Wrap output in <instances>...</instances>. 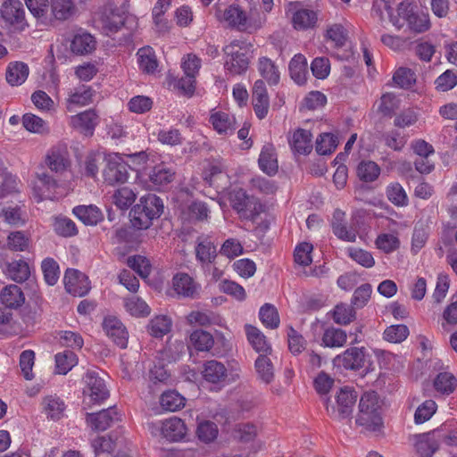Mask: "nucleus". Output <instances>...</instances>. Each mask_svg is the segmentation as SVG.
Listing matches in <instances>:
<instances>
[{"mask_svg":"<svg viewBox=\"0 0 457 457\" xmlns=\"http://www.w3.org/2000/svg\"><path fill=\"white\" fill-rule=\"evenodd\" d=\"M369 354L364 347L353 346L337 355L334 365L349 370H359L365 367Z\"/></svg>","mask_w":457,"mask_h":457,"instance_id":"obj_8","label":"nucleus"},{"mask_svg":"<svg viewBox=\"0 0 457 457\" xmlns=\"http://www.w3.org/2000/svg\"><path fill=\"white\" fill-rule=\"evenodd\" d=\"M0 302L9 309H18L25 303V295L17 285H8L0 293Z\"/></svg>","mask_w":457,"mask_h":457,"instance_id":"obj_20","label":"nucleus"},{"mask_svg":"<svg viewBox=\"0 0 457 457\" xmlns=\"http://www.w3.org/2000/svg\"><path fill=\"white\" fill-rule=\"evenodd\" d=\"M260 320L262 324L271 329L279 326V315L276 307L270 303L262 305L259 312Z\"/></svg>","mask_w":457,"mask_h":457,"instance_id":"obj_40","label":"nucleus"},{"mask_svg":"<svg viewBox=\"0 0 457 457\" xmlns=\"http://www.w3.org/2000/svg\"><path fill=\"white\" fill-rule=\"evenodd\" d=\"M217 256L216 246L205 237L196 239L195 257L203 265L212 263Z\"/></svg>","mask_w":457,"mask_h":457,"instance_id":"obj_23","label":"nucleus"},{"mask_svg":"<svg viewBox=\"0 0 457 457\" xmlns=\"http://www.w3.org/2000/svg\"><path fill=\"white\" fill-rule=\"evenodd\" d=\"M380 174L378 165L371 161L361 162L357 167V176L365 182H372L376 180Z\"/></svg>","mask_w":457,"mask_h":457,"instance_id":"obj_49","label":"nucleus"},{"mask_svg":"<svg viewBox=\"0 0 457 457\" xmlns=\"http://www.w3.org/2000/svg\"><path fill=\"white\" fill-rule=\"evenodd\" d=\"M98 123V115L93 109L87 110L71 117V125L86 136H92Z\"/></svg>","mask_w":457,"mask_h":457,"instance_id":"obj_16","label":"nucleus"},{"mask_svg":"<svg viewBox=\"0 0 457 457\" xmlns=\"http://www.w3.org/2000/svg\"><path fill=\"white\" fill-rule=\"evenodd\" d=\"M253 105L259 119H263L267 115L270 101L265 84L262 79L256 80L253 85Z\"/></svg>","mask_w":457,"mask_h":457,"instance_id":"obj_15","label":"nucleus"},{"mask_svg":"<svg viewBox=\"0 0 457 457\" xmlns=\"http://www.w3.org/2000/svg\"><path fill=\"white\" fill-rule=\"evenodd\" d=\"M96 42L88 33L76 35L71 45V51L79 55L92 53L96 49Z\"/></svg>","mask_w":457,"mask_h":457,"instance_id":"obj_30","label":"nucleus"},{"mask_svg":"<svg viewBox=\"0 0 457 457\" xmlns=\"http://www.w3.org/2000/svg\"><path fill=\"white\" fill-rule=\"evenodd\" d=\"M196 434L198 438L205 443L212 442L217 437V425L210 420L200 422L197 426Z\"/></svg>","mask_w":457,"mask_h":457,"instance_id":"obj_60","label":"nucleus"},{"mask_svg":"<svg viewBox=\"0 0 457 457\" xmlns=\"http://www.w3.org/2000/svg\"><path fill=\"white\" fill-rule=\"evenodd\" d=\"M289 73L291 79L298 85H303L307 79V61L306 58L301 54H295L289 62Z\"/></svg>","mask_w":457,"mask_h":457,"instance_id":"obj_27","label":"nucleus"},{"mask_svg":"<svg viewBox=\"0 0 457 457\" xmlns=\"http://www.w3.org/2000/svg\"><path fill=\"white\" fill-rule=\"evenodd\" d=\"M72 212L85 225L94 226L103 220L101 210L96 205H79L73 208Z\"/></svg>","mask_w":457,"mask_h":457,"instance_id":"obj_26","label":"nucleus"},{"mask_svg":"<svg viewBox=\"0 0 457 457\" xmlns=\"http://www.w3.org/2000/svg\"><path fill=\"white\" fill-rule=\"evenodd\" d=\"M173 287L175 291L185 297H195L197 294L196 286L193 278L186 274H177L173 278Z\"/></svg>","mask_w":457,"mask_h":457,"instance_id":"obj_28","label":"nucleus"},{"mask_svg":"<svg viewBox=\"0 0 457 457\" xmlns=\"http://www.w3.org/2000/svg\"><path fill=\"white\" fill-rule=\"evenodd\" d=\"M121 414L115 406L104 409L98 412L87 413V423L96 431H104L114 423L120 421Z\"/></svg>","mask_w":457,"mask_h":457,"instance_id":"obj_12","label":"nucleus"},{"mask_svg":"<svg viewBox=\"0 0 457 457\" xmlns=\"http://www.w3.org/2000/svg\"><path fill=\"white\" fill-rule=\"evenodd\" d=\"M66 291L74 296H84L91 287L88 278L75 269H68L63 278Z\"/></svg>","mask_w":457,"mask_h":457,"instance_id":"obj_13","label":"nucleus"},{"mask_svg":"<svg viewBox=\"0 0 457 457\" xmlns=\"http://www.w3.org/2000/svg\"><path fill=\"white\" fill-rule=\"evenodd\" d=\"M160 404L167 411H176L185 405V398L177 391L169 390L162 394Z\"/></svg>","mask_w":457,"mask_h":457,"instance_id":"obj_36","label":"nucleus"},{"mask_svg":"<svg viewBox=\"0 0 457 457\" xmlns=\"http://www.w3.org/2000/svg\"><path fill=\"white\" fill-rule=\"evenodd\" d=\"M356 317L354 307L345 303L336 305L333 311V320L339 325H347Z\"/></svg>","mask_w":457,"mask_h":457,"instance_id":"obj_52","label":"nucleus"},{"mask_svg":"<svg viewBox=\"0 0 457 457\" xmlns=\"http://www.w3.org/2000/svg\"><path fill=\"white\" fill-rule=\"evenodd\" d=\"M389 0H385V8L387 11L390 21L398 29L403 27V21H406L408 28L416 33L427 31L430 27L428 16L424 13H419L416 6L410 3H401L397 8V16L392 14V8L388 5Z\"/></svg>","mask_w":457,"mask_h":457,"instance_id":"obj_2","label":"nucleus"},{"mask_svg":"<svg viewBox=\"0 0 457 457\" xmlns=\"http://www.w3.org/2000/svg\"><path fill=\"white\" fill-rule=\"evenodd\" d=\"M258 71L261 76L270 85H277L279 82V71L270 59L267 57L260 58L258 62Z\"/></svg>","mask_w":457,"mask_h":457,"instance_id":"obj_32","label":"nucleus"},{"mask_svg":"<svg viewBox=\"0 0 457 457\" xmlns=\"http://www.w3.org/2000/svg\"><path fill=\"white\" fill-rule=\"evenodd\" d=\"M139 68L146 72L153 73L157 68V61L151 47H142L137 51Z\"/></svg>","mask_w":457,"mask_h":457,"instance_id":"obj_46","label":"nucleus"},{"mask_svg":"<svg viewBox=\"0 0 457 457\" xmlns=\"http://www.w3.org/2000/svg\"><path fill=\"white\" fill-rule=\"evenodd\" d=\"M126 12L119 8L112 9L104 20V29L108 32H117L125 23Z\"/></svg>","mask_w":457,"mask_h":457,"instance_id":"obj_45","label":"nucleus"},{"mask_svg":"<svg viewBox=\"0 0 457 457\" xmlns=\"http://www.w3.org/2000/svg\"><path fill=\"white\" fill-rule=\"evenodd\" d=\"M210 122L219 134H232L236 129L235 119L223 112L212 113L210 117Z\"/></svg>","mask_w":457,"mask_h":457,"instance_id":"obj_29","label":"nucleus"},{"mask_svg":"<svg viewBox=\"0 0 457 457\" xmlns=\"http://www.w3.org/2000/svg\"><path fill=\"white\" fill-rule=\"evenodd\" d=\"M41 269L45 281L49 286L55 285L60 275L58 263L53 258H46L42 262Z\"/></svg>","mask_w":457,"mask_h":457,"instance_id":"obj_55","label":"nucleus"},{"mask_svg":"<svg viewBox=\"0 0 457 457\" xmlns=\"http://www.w3.org/2000/svg\"><path fill=\"white\" fill-rule=\"evenodd\" d=\"M162 212V200L154 194H147L140 197L138 204L131 209L129 217L135 228L145 229L152 225L154 219L161 216Z\"/></svg>","mask_w":457,"mask_h":457,"instance_id":"obj_1","label":"nucleus"},{"mask_svg":"<svg viewBox=\"0 0 457 457\" xmlns=\"http://www.w3.org/2000/svg\"><path fill=\"white\" fill-rule=\"evenodd\" d=\"M22 124L27 130L33 133L44 134L48 132L46 121L32 113H26L23 115Z\"/></svg>","mask_w":457,"mask_h":457,"instance_id":"obj_56","label":"nucleus"},{"mask_svg":"<svg viewBox=\"0 0 457 457\" xmlns=\"http://www.w3.org/2000/svg\"><path fill=\"white\" fill-rule=\"evenodd\" d=\"M76 12L72 0H51L45 26L55 27L59 22L70 20Z\"/></svg>","mask_w":457,"mask_h":457,"instance_id":"obj_10","label":"nucleus"},{"mask_svg":"<svg viewBox=\"0 0 457 457\" xmlns=\"http://www.w3.org/2000/svg\"><path fill=\"white\" fill-rule=\"evenodd\" d=\"M346 339L345 331L331 327L325 329L321 338V345L329 348L341 347L346 343Z\"/></svg>","mask_w":457,"mask_h":457,"instance_id":"obj_31","label":"nucleus"},{"mask_svg":"<svg viewBox=\"0 0 457 457\" xmlns=\"http://www.w3.org/2000/svg\"><path fill=\"white\" fill-rule=\"evenodd\" d=\"M35 362V353L32 350H25L20 355V367L25 379L32 380L34 374L32 368Z\"/></svg>","mask_w":457,"mask_h":457,"instance_id":"obj_59","label":"nucleus"},{"mask_svg":"<svg viewBox=\"0 0 457 457\" xmlns=\"http://www.w3.org/2000/svg\"><path fill=\"white\" fill-rule=\"evenodd\" d=\"M388 200L396 206H406L408 197L403 187L397 182L390 184L386 188Z\"/></svg>","mask_w":457,"mask_h":457,"instance_id":"obj_57","label":"nucleus"},{"mask_svg":"<svg viewBox=\"0 0 457 457\" xmlns=\"http://www.w3.org/2000/svg\"><path fill=\"white\" fill-rule=\"evenodd\" d=\"M128 168L120 157L109 158L103 170L104 182L110 186L127 182L129 176Z\"/></svg>","mask_w":457,"mask_h":457,"instance_id":"obj_11","label":"nucleus"},{"mask_svg":"<svg viewBox=\"0 0 457 457\" xmlns=\"http://www.w3.org/2000/svg\"><path fill=\"white\" fill-rule=\"evenodd\" d=\"M245 329L249 343L257 353L265 355L270 353L271 347L260 329L252 325H245Z\"/></svg>","mask_w":457,"mask_h":457,"instance_id":"obj_25","label":"nucleus"},{"mask_svg":"<svg viewBox=\"0 0 457 457\" xmlns=\"http://www.w3.org/2000/svg\"><path fill=\"white\" fill-rule=\"evenodd\" d=\"M46 165L52 171L62 172L69 165V154L65 146H54L50 149L46 159Z\"/></svg>","mask_w":457,"mask_h":457,"instance_id":"obj_18","label":"nucleus"},{"mask_svg":"<svg viewBox=\"0 0 457 457\" xmlns=\"http://www.w3.org/2000/svg\"><path fill=\"white\" fill-rule=\"evenodd\" d=\"M355 422L370 432L379 431L383 427L378 395L374 392L365 393L361 396Z\"/></svg>","mask_w":457,"mask_h":457,"instance_id":"obj_3","label":"nucleus"},{"mask_svg":"<svg viewBox=\"0 0 457 457\" xmlns=\"http://www.w3.org/2000/svg\"><path fill=\"white\" fill-rule=\"evenodd\" d=\"M6 274L15 282L21 283L30 275L29 267L25 261L18 260L8 263Z\"/></svg>","mask_w":457,"mask_h":457,"instance_id":"obj_34","label":"nucleus"},{"mask_svg":"<svg viewBox=\"0 0 457 457\" xmlns=\"http://www.w3.org/2000/svg\"><path fill=\"white\" fill-rule=\"evenodd\" d=\"M312 133L309 130L296 129L289 140L292 150L301 154H310L312 149Z\"/></svg>","mask_w":457,"mask_h":457,"instance_id":"obj_24","label":"nucleus"},{"mask_svg":"<svg viewBox=\"0 0 457 457\" xmlns=\"http://www.w3.org/2000/svg\"><path fill=\"white\" fill-rule=\"evenodd\" d=\"M77 364V355L71 350H65L55 355V366L59 374H67Z\"/></svg>","mask_w":457,"mask_h":457,"instance_id":"obj_41","label":"nucleus"},{"mask_svg":"<svg viewBox=\"0 0 457 457\" xmlns=\"http://www.w3.org/2000/svg\"><path fill=\"white\" fill-rule=\"evenodd\" d=\"M226 54L225 69L232 75H240L246 71L249 64L247 51L243 49L238 41H234L224 47Z\"/></svg>","mask_w":457,"mask_h":457,"instance_id":"obj_5","label":"nucleus"},{"mask_svg":"<svg viewBox=\"0 0 457 457\" xmlns=\"http://www.w3.org/2000/svg\"><path fill=\"white\" fill-rule=\"evenodd\" d=\"M357 393L349 386L340 388L336 395L337 406H332L331 409L327 406V411L330 417L336 420H344L348 418L352 412L353 408L357 401ZM328 399L325 403L328 405Z\"/></svg>","mask_w":457,"mask_h":457,"instance_id":"obj_6","label":"nucleus"},{"mask_svg":"<svg viewBox=\"0 0 457 457\" xmlns=\"http://www.w3.org/2000/svg\"><path fill=\"white\" fill-rule=\"evenodd\" d=\"M408 335L409 329L407 326L400 324L386 328L383 333V337L385 340L391 343H400L406 339Z\"/></svg>","mask_w":457,"mask_h":457,"instance_id":"obj_58","label":"nucleus"},{"mask_svg":"<svg viewBox=\"0 0 457 457\" xmlns=\"http://www.w3.org/2000/svg\"><path fill=\"white\" fill-rule=\"evenodd\" d=\"M372 288L368 283L362 284L357 287L353 295L351 303L355 308H362L369 302Z\"/></svg>","mask_w":457,"mask_h":457,"instance_id":"obj_64","label":"nucleus"},{"mask_svg":"<svg viewBox=\"0 0 457 457\" xmlns=\"http://www.w3.org/2000/svg\"><path fill=\"white\" fill-rule=\"evenodd\" d=\"M223 19L232 27L241 31L252 33L261 27V22H256L252 14L247 16L239 5L231 4L223 13Z\"/></svg>","mask_w":457,"mask_h":457,"instance_id":"obj_9","label":"nucleus"},{"mask_svg":"<svg viewBox=\"0 0 457 457\" xmlns=\"http://www.w3.org/2000/svg\"><path fill=\"white\" fill-rule=\"evenodd\" d=\"M325 37L330 40L335 47L341 48L347 40V31L343 25L335 23L328 27Z\"/></svg>","mask_w":457,"mask_h":457,"instance_id":"obj_47","label":"nucleus"},{"mask_svg":"<svg viewBox=\"0 0 457 457\" xmlns=\"http://www.w3.org/2000/svg\"><path fill=\"white\" fill-rule=\"evenodd\" d=\"M85 382L84 395L92 403H101L110 396V391L98 372L87 370L83 377Z\"/></svg>","mask_w":457,"mask_h":457,"instance_id":"obj_7","label":"nucleus"},{"mask_svg":"<svg viewBox=\"0 0 457 457\" xmlns=\"http://www.w3.org/2000/svg\"><path fill=\"white\" fill-rule=\"evenodd\" d=\"M29 76V67L24 62H16L8 66L6 80L12 86L22 84Z\"/></svg>","mask_w":457,"mask_h":457,"instance_id":"obj_33","label":"nucleus"},{"mask_svg":"<svg viewBox=\"0 0 457 457\" xmlns=\"http://www.w3.org/2000/svg\"><path fill=\"white\" fill-rule=\"evenodd\" d=\"M243 209L239 216L245 220H254L263 212V205L258 198L253 196Z\"/></svg>","mask_w":457,"mask_h":457,"instance_id":"obj_61","label":"nucleus"},{"mask_svg":"<svg viewBox=\"0 0 457 457\" xmlns=\"http://www.w3.org/2000/svg\"><path fill=\"white\" fill-rule=\"evenodd\" d=\"M456 383L457 380L453 374L441 372L436 376L434 381V386L436 391L449 395L454 391Z\"/></svg>","mask_w":457,"mask_h":457,"instance_id":"obj_51","label":"nucleus"},{"mask_svg":"<svg viewBox=\"0 0 457 457\" xmlns=\"http://www.w3.org/2000/svg\"><path fill=\"white\" fill-rule=\"evenodd\" d=\"M125 308L132 316L136 317H146L151 312L147 303L137 296L127 298L125 300Z\"/></svg>","mask_w":457,"mask_h":457,"instance_id":"obj_50","label":"nucleus"},{"mask_svg":"<svg viewBox=\"0 0 457 457\" xmlns=\"http://www.w3.org/2000/svg\"><path fill=\"white\" fill-rule=\"evenodd\" d=\"M135 200L136 194L128 187L118 188L112 195V203L120 210H128Z\"/></svg>","mask_w":457,"mask_h":457,"instance_id":"obj_38","label":"nucleus"},{"mask_svg":"<svg viewBox=\"0 0 457 457\" xmlns=\"http://www.w3.org/2000/svg\"><path fill=\"white\" fill-rule=\"evenodd\" d=\"M44 412L52 420H59L63 415L65 410L64 403L56 396L49 395L42 402Z\"/></svg>","mask_w":457,"mask_h":457,"instance_id":"obj_35","label":"nucleus"},{"mask_svg":"<svg viewBox=\"0 0 457 457\" xmlns=\"http://www.w3.org/2000/svg\"><path fill=\"white\" fill-rule=\"evenodd\" d=\"M148 177L154 185H163L172 181L174 172L163 164H159L152 169Z\"/></svg>","mask_w":457,"mask_h":457,"instance_id":"obj_54","label":"nucleus"},{"mask_svg":"<svg viewBox=\"0 0 457 457\" xmlns=\"http://www.w3.org/2000/svg\"><path fill=\"white\" fill-rule=\"evenodd\" d=\"M254 365L260 378L265 383L271 382L274 378V369L270 359L265 354H260Z\"/></svg>","mask_w":457,"mask_h":457,"instance_id":"obj_42","label":"nucleus"},{"mask_svg":"<svg viewBox=\"0 0 457 457\" xmlns=\"http://www.w3.org/2000/svg\"><path fill=\"white\" fill-rule=\"evenodd\" d=\"M128 265L138 275L146 278L151 271L149 261L141 255L129 256L127 260Z\"/></svg>","mask_w":457,"mask_h":457,"instance_id":"obj_62","label":"nucleus"},{"mask_svg":"<svg viewBox=\"0 0 457 457\" xmlns=\"http://www.w3.org/2000/svg\"><path fill=\"white\" fill-rule=\"evenodd\" d=\"M25 4L37 21L45 25V17L47 16L49 11L48 0H25Z\"/></svg>","mask_w":457,"mask_h":457,"instance_id":"obj_53","label":"nucleus"},{"mask_svg":"<svg viewBox=\"0 0 457 457\" xmlns=\"http://www.w3.org/2000/svg\"><path fill=\"white\" fill-rule=\"evenodd\" d=\"M103 328L118 346L127 347L128 331L119 319L114 316L105 317L103 321Z\"/></svg>","mask_w":457,"mask_h":457,"instance_id":"obj_14","label":"nucleus"},{"mask_svg":"<svg viewBox=\"0 0 457 457\" xmlns=\"http://www.w3.org/2000/svg\"><path fill=\"white\" fill-rule=\"evenodd\" d=\"M257 427L252 423L237 424L233 429L232 435L235 439L241 443H249L257 436Z\"/></svg>","mask_w":457,"mask_h":457,"instance_id":"obj_43","label":"nucleus"},{"mask_svg":"<svg viewBox=\"0 0 457 457\" xmlns=\"http://www.w3.org/2000/svg\"><path fill=\"white\" fill-rule=\"evenodd\" d=\"M202 374L206 381L217 384L225 380L227 377V368L220 361L210 360L204 363Z\"/></svg>","mask_w":457,"mask_h":457,"instance_id":"obj_22","label":"nucleus"},{"mask_svg":"<svg viewBox=\"0 0 457 457\" xmlns=\"http://www.w3.org/2000/svg\"><path fill=\"white\" fill-rule=\"evenodd\" d=\"M436 88L438 91L446 92L457 85V72L447 70L435 80Z\"/></svg>","mask_w":457,"mask_h":457,"instance_id":"obj_63","label":"nucleus"},{"mask_svg":"<svg viewBox=\"0 0 457 457\" xmlns=\"http://www.w3.org/2000/svg\"><path fill=\"white\" fill-rule=\"evenodd\" d=\"M415 450L420 457H432L439 448L436 432L415 436Z\"/></svg>","mask_w":457,"mask_h":457,"instance_id":"obj_17","label":"nucleus"},{"mask_svg":"<svg viewBox=\"0 0 457 457\" xmlns=\"http://www.w3.org/2000/svg\"><path fill=\"white\" fill-rule=\"evenodd\" d=\"M317 21V13L312 10L301 9L295 12L293 23L295 29H305L312 28Z\"/></svg>","mask_w":457,"mask_h":457,"instance_id":"obj_39","label":"nucleus"},{"mask_svg":"<svg viewBox=\"0 0 457 457\" xmlns=\"http://www.w3.org/2000/svg\"><path fill=\"white\" fill-rule=\"evenodd\" d=\"M0 15L11 32H21L29 27L25 9L20 0H5L1 5Z\"/></svg>","mask_w":457,"mask_h":457,"instance_id":"obj_4","label":"nucleus"},{"mask_svg":"<svg viewBox=\"0 0 457 457\" xmlns=\"http://www.w3.org/2000/svg\"><path fill=\"white\" fill-rule=\"evenodd\" d=\"M260 169L269 176H273L278 172V164L275 148L272 145L268 144L263 145L259 160Z\"/></svg>","mask_w":457,"mask_h":457,"instance_id":"obj_21","label":"nucleus"},{"mask_svg":"<svg viewBox=\"0 0 457 457\" xmlns=\"http://www.w3.org/2000/svg\"><path fill=\"white\" fill-rule=\"evenodd\" d=\"M186 433L184 421L177 417L166 420L161 427V435L169 441H179L184 438Z\"/></svg>","mask_w":457,"mask_h":457,"instance_id":"obj_19","label":"nucleus"},{"mask_svg":"<svg viewBox=\"0 0 457 457\" xmlns=\"http://www.w3.org/2000/svg\"><path fill=\"white\" fill-rule=\"evenodd\" d=\"M337 137L332 133H323L316 140V151L319 154H330L337 146Z\"/></svg>","mask_w":457,"mask_h":457,"instance_id":"obj_48","label":"nucleus"},{"mask_svg":"<svg viewBox=\"0 0 457 457\" xmlns=\"http://www.w3.org/2000/svg\"><path fill=\"white\" fill-rule=\"evenodd\" d=\"M190 343L197 351H208L212 347L214 340L209 332L197 329L191 333Z\"/></svg>","mask_w":457,"mask_h":457,"instance_id":"obj_44","label":"nucleus"},{"mask_svg":"<svg viewBox=\"0 0 457 457\" xmlns=\"http://www.w3.org/2000/svg\"><path fill=\"white\" fill-rule=\"evenodd\" d=\"M171 328V320L165 315H159L153 318L148 325L147 331L154 337H162L170 332Z\"/></svg>","mask_w":457,"mask_h":457,"instance_id":"obj_37","label":"nucleus"}]
</instances>
